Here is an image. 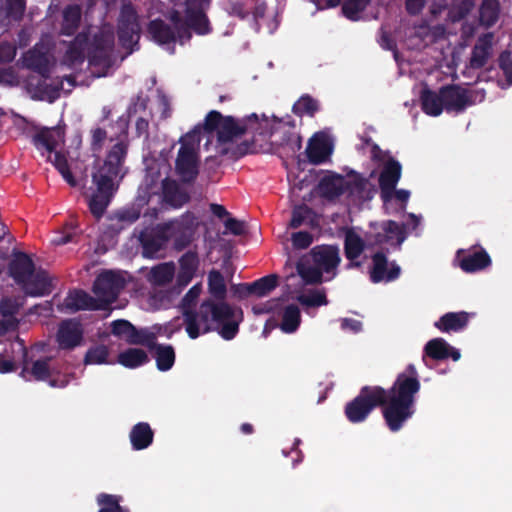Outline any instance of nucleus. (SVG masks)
<instances>
[{
	"label": "nucleus",
	"mask_w": 512,
	"mask_h": 512,
	"mask_svg": "<svg viewBox=\"0 0 512 512\" xmlns=\"http://www.w3.org/2000/svg\"><path fill=\"white\" fill-rule=\"evenodd\" d=\"M262 122L256 113L241 119L233 116H223L219 111L208 112L204 119L203 128L206 132H217V142L221 147L230 145L234 140L246 134H262Z\"/></svg>",
	"instance_id": "3"
},
{
	"label": "nucleus",
	"mask_w": 512,
	"mask_h": 512,
	"mask_svg": "<svg viewBox=\"0 0 512 512\" xmlns=\"http://www.w3.org/2000/svg\"><path fill=\"white\" fill-rule=\"evenodd\" d=\"M155 352L156 366L160 371L170 370L175 363V350L172 345L158 344L155 342L153 349Z\"/></svg>",
	"instance_id": "37"
},
{
	"label": "nucleus",
	"mask_w": 512,
	"mask_h": 512,
	"mask_svg": "<svg viewBox=\"0 0 512 512\" xmlns=\"http://www.w3.org/2000/svg\"><path fill=\"white\" fill-rule=\"evenodd\" d=\"M163 201L173 208H180L186 204L190 197L183 191L176 181L168 178L162 181Z\"/></svg>",
	"instance_id": "26"
},
{
	"label": "nucleus",
	"mask_w": 512,
	"mask_h": 512,
	"mask_svg": "<svg viewBox=\"0 0 512 512\" xmlns=\"http://www.w3.org/2000/svg\"><path fill=\"white\" fill-rule=\"evenodd\" d=\"M129 438L134 450H143L152 444L154 432L147 422H139L132 427Z\"/></svg>",
	"instance_id": "30"
},
{
	"label": "nucleus",
	"mask_w": 512,
	"mask_h": 512,
	"mask_svg": "<svg viewBox=\"0 0 512 512\" xmlns=\"http://www.w3.org/2000/svg\"><path fill=\"white\" fill-rule=\"evenodd\" d=\"M444 107L447 112H463L473 105L471 92L457 84L444 85L441 88Z\"/></svg>",
	"instance_id": "10"
},
{
	"label": "nucleus",
	"mask_w": 512,
	"mask_h": 512,
	"mask_svg": "<svg viewBox=\"0 0 512 512\" xmlns=\"http://www.w3.org/2000/svg\"><path fill=\"white\" fill-rule=\"evenodd\" d=\"M26 0H6V16L14 21L23 18Z\"/></svg>",
	"instance_id": "60"
},
{
	"label": "nucleus",
	"mask_w": 512,
	"mask_h": 512,
	"mask_svg": "<svg viewBox=\"0 0 512 512\" xmlns=\"http://www.w3.org/2000/svg\"><path fill=\"white\" fill-rule=\"evenodd\" d=\"M492 260L487 251L481 247L464 255L459 261V267L466 273H475L488 268Z\"/></svg>",
	"instance_id": "22"
},
{
	"label": "nucleus",
	"mask_w": 512,
	"mask_h": 512,
	"mask_svg": "<svg viewBox=\"0 0 512 512\" xmlns=\"http://www.w3.org/2000/svg\"><path fill=\"white\" fill-rule=\"evenodd\" d=\"M174 274L173 263H161L151 269L150 280L156 285H166L172 281Z\"/></svg>",
	"instance_id": "46"
},
{
	"label": "nucleus",
	"mask_w": 512,
	"mask_h": 512,
	"mask_svg": "<svg viewBox=\"0 0 512 512\" xmlns=\"http://www.w3.org/2000/svg\"><path fill=\"white\" fill-rule=\"evenodd\" d=\"M331 154V147L323 135L315 134L308 141L306 155L310 163H324Z\"/></svg>",
	"instance_id": "23"
},
{
	"label": "nucleus",
	"mask_w": 512,
	"mask_h": 512,
	"mask_svg": "<svg viewBox=\"0 0 512 512\" xmlns=\"http://www.w3.org/2000/svg\"><path fill=\"white\" fill-rule=\"evenodd\" d=\"M318 110V101L308 94L301 96L292 107V111L298 116L308 115L313 117Z\"/></svg>",
	"instance_id": "48"
},
{
	"label": "nucleus",
	"mask_w": 512,
	"mask_h": 512,
	"mask_svg": "<svg viewBox=\"0 0 512 512\" xmlns=\"http://www.w3.org/2000/svg\"><path fill=\"white\" fill-rule=\"evenodd\" d=\"M348 181L340 174L324 176L318 183L317 189L320 196L328 200H334L348 191Z\"/></svg>",
	"instance_id": "16"
},
{
	"label": "nucleus",
	"mask_w": 512,
	"mask_h": 512,
	"mask_svg": "<svg viewBox=\"0 0 512 512\" xmlns=\"http://www.w3.org/2000/svg\"><path fill=\"white\" fill-rule=\"evenodd\" d=\"M296 270L305 284L315 285L321 284L323 282V271L316 265L310 266L303 262H298L296 265Z\"/></svg>",
	"instance_id": "47"
},
{
	"label": "nucleus",
	"mask_w": 512,
	"mask_h": 512,
	"mask_svg": "<svg viewBox=\"0 0 512 512\" xmlns=\"http://www.w3.org/2000/svg\"><path fill=\"white\" fill-rule=\"evenodd\" d=\"M199 266V259L197 252L195 251H187L184 253L179 259V269L184 271H189L192 273H196Z\"/></svg>",
	"instance_id": "62"
},
{
	"label": "nucleus",
	"mask_w": 512,
	"mask_h": 512,
	"mask_svg": "<svg viewBox=\"0 0 512 512\" xmlns=\"http://www.w3.org/2000/svg\"><path fill=\"white\" fill-rule=\"evenodd\" d=\"M419 375L414 364L399 373L388 389L381 386H363L349 401L344 413L349 422H364L376 407H383V418L392 432L399 431L415 413V397L420 391Z\"/></svg>",
	"instance_id": "1"
},
{
	"label": "nucleus",
	"mask_w": 512,
	"mask_h": 512,
	"mask_svg": "<svg viewBox=\"0 0 512 512\" xmlns=\"http://www.w3.org/2000/svg\"><path fill=\"white\" fill-rule=\"evenodd\" d=\"M310 256L313 263L326 273L334 271L341 261L339 248L335 245H317L310 250Z\"/></svg>",
	"instance_id": "13"
},
{
	"label": "nucleus",
	"mask_w": 512,
	"mask_h": 512,
	"mask_svg": "<svg viewBox=\"0 0 512 512\" xmlns=\"http://www.w3.org/2000/svg\"><path fill=\"white\" fill-rule=\"evenodd\" d=\"M280 145L287 146L292 153H296L302 148V138L295 132L287 131L283 134Z\"/></svg>",
	"instance_id": "64"
},
{
	"label": "nucleus",
	"mask_w": 512,
	"mask_h": 512,
	"mask_svg": "<svg viewBox=\"0 0 512 512\" xmlns=\"http://www.w3.org/2000/svg\"><path fill=\"white\" fill-rule=\"evenodd\" d=\"M186 332L191 339H196L200 334H206L212 330L209 299L203 301L199 311L185 310L183 313Z\"/></svg>",
	"instance_id": "7"
},
{
	"label": "nucleus",
	"mask_w": 512,
	"mask_h": 512,
	"mask_svg": "<svg viewBox=\"0 0 512 512\" xmlns=\"http://www.w3.org/2000/svg\"><path fill=\"white\" fill-rule=\"evenodd\" d=\"M210 302V312H211V320L218 325L234 318L235 310L234 308L225 302V300L215 302L209 299Z\"/></svg>",
	"instance_id": "44"
},
{
	"label": "nucleus",
	"mask_w": 512,
	"mask_h": 512,
	"mask_svg": "<svg viewBox=\"0 0 512 512\" xmlns=\"http://www.w3.org/2000/svg\"><path fill=\"white\" fill-rule=\"evenodd\" d=\"M468 322L469 314L467 312H448L442 315L434 325L440 331L449 333L451 331L458 332L464 329Z\"/></svg>",
	"instance_id": "27"
},
{
	"label": "nucleus",
	"mask_w": 512,
	"mask_h": 512,
	"mask_svg": "<svg viewBox=\"0 0 512 512\" xmlns=\"http://www.w3.org/2000/svg\"><path fill=\"white\" fill-rule=\"evenodd\" d=\"M32 143L37 150H45L48 153V159H50L51 154L55 152V149L58 145L55 130L50 128L41 129L33 136Z\"/></svg>",
	"instance_id": "35"
},
{
	"label": "nucleus",
	"mask_w": 512,
	"mask_h": 512,
	"mask_svg": "<svg viewBox=\"0 0 512 512\" xmlns=\"http://www.w3.org/2000/svg\"><path fill=\"white\" fill-rule=\"evenodd\" d=\"M366 247H368L366 238H361V236L353 230L346 232L344 237V254L349 260L347 265L348 269L361 267L362 264L360 261H357V258L360 257Z\"/></svg>",
	"instance_id": "17"
},
{
	"label": "nucleus",
	"mask_w": 512,
	"mask_h": 512,
	"mask_svg": "<svg viewBox=\"0 0 512 512\" xmlns=\"http://www.w3.org/2000/svg\"><path fill=\"white\" fill-rule=\"evenodd\" d=\"M501 6L499 0H482L479 8V22L485 28L493 27L499 20Z\"/></svg>",
	"instance_id": "33"
},
{
	"label": "nucleus",
	"mask_w": 512,
	"mask_h": 512,
	"mask_svg": "<svg viewBox=\"0 0 512 512\" xmlns=\"http://www.w3.org/2000/svg\"><path fill=\"white\" fill-rule=\"evenodd\" d=\"M148 361L147 353L139 348H128L118 355V362L130 369L142 366Z\"/></svg>",
	"instance_id": "39"
},
{
	"label": "nucleus",
	"mask_w": 512,
	"mask_h": 512,
	"mask_svg": "<svg viewBox=\"0 0 512 512\" xmlns=\"http://www.w3.org/2000/svg\"><path fill=\"white\" fill-rule=\"evenodd\" d=\"M156 342V334L148 328L138 329L133 324L130 329V335L127 338V343L131 345H142L148 349H153Z\"/></svg>",
	"instance_id": "42"
},
{
	"label": "nucleus",
	"mask_w": 512,
	"mask_h": 512,
	"mask_svg": "<svg viewBox=\"0 0 512 512\" xmlns=\"http://www.w3.org/2000/svg\"><path fill=\"white\" fill-rule=\"evenodd\" d=\"M91 47L112 53L114 48V34L104 31L95 34Z\"/></svg>",
	"instance_id": "57"
},
{
	"label": "nucleus",
	"mask_w": 512,
	"mask_h": 512,
	"mask_svg": "<svg viewBox=\"0 0 512 512\" xmlns=\"http://www.w3.org/2000/svg\"><path fill=\"white\" fill-rule=\"evenodd\" d=\"M218 333L224 340H232L239 332V321L234 318L219 324Z\"/></svg>",
	"instance_id": "63"
},
{
	"label": "nucleus",
	"mask_w": 512,
	"mask_h": 512,
	"mask_svg": "<svg viewBox=\"0 0 512 512\" xmlns=\"http://www.w3.org/2000/svg\"><path fill=\"white\" fill-rule=\"evenodd\" d=\"M474 0H454L450 14L454 21L464 19L473 9Z\"/></svg>",
	"instance_id": "56"
},
{
	"label": "nucleus",
	"mask_w": 512,
	"mask_h": 512,
	"mask_svg": "<svg viewBox=\"0 0 512 512\" xmlns=\"http://www.w3.org/2000/svg\"><path fill=\"white\" fill-rule=\"evenodd\" d=\"M141 27L138 12L132 2L121 5L117 21V36L120 45L132 53L138 46Z\"/></svg>",
	"instance_id": "4"
},
{
	"label": "nucleus",
	"mask_w": 512,
	"mask_h": 512,
	"mask_svg": "<svg viewBox=\"0 0 512 512\" xmlns=\"http://www.w3.org/2000/svg\"><path fill=\"white\" fill-rule=\"evenodd\" d=\"M109 355L108 348L105 345H97L88 349L85 354V364H104L107 363Z\"/></svg>",
	"instance_id": "55"
},
{
	"label": "nucleus",
	"mask_w": 512,
	"mask_h": 512,
	"mask_svg": "<svg viewBox=\"0 0 512 512\" xmlns=\"http://www.w3.org/2000/svg\"><path fill=\"white\" fill-rule=\"evenodd\" d=\"M251 284L253 295L264 297L278 286V276L276 274H270L253 281Z\"/></svg>",
	"instance_id": "49"
},
{
	"label": "nucleus",
	"mask_w": 512,
	"mask_h": 512,
	"mask_svg": "<svg viewBox=\"0 0 512 512\" xmlns=\"http://www.w3.org/2000/svg\"><path fill=\"white\" fill-rule=\"evenodd\" d=\"M19 306L17 302L9 297L3 298L0 302V314L3 321H12L13 330L18 327V320L15 315L18 313Z\"/></svg>",
	"instance_id": "52"
},
{
	"label": "nucleus",
	"mask_w": 512,
	"mask_h": 512,
	"mask_svg": "<svg viewBox=\"0 0 512 512\" xmlns=\"http://www.w3.org/2000/svg\"><path fill=\"white\" fill-rule=\"evenodd\" d=\"M420 99L423 112L429 116L437 117L445 109L441 89L437 93L429 88H425L421 92Z\"/></svg>",
	"instance_id": "31"
},
{
	"label": "nucleus",
	"mask_w": 512,
	"mask_h": 512,
	"mask_svg": "<svg viewBox=\"0 0 512 512\" xmlns=\"http://www.w3.org/2000/svg\"><path fill=\"white\" fill-rule=\"evenodd\" d=\"M301 323V312L297 305H287L282 314V321L280 328L285 333H294L300 326Z\"/></svg>",
	"instance_id": "40"
},
{
	"label": "nucleus",
	"mask_w": 512,
	"mask_h": 512,
	"mask_svg": "<svg viewBox=\"0 0 512 512\" xmlns=\"http://www.w3.org/2000/svg\"><path fill=\"white\" fill-rule=\"evenodd\" d=\"M37 91L43 95H47L50 100H54L59 97L60 90L62 88V83L58 84H49L47 83V79L39 78L36 84Z\"/></svg>",
	"instance_id": "61"
},
{
	"label": "nucleus",
	"mask_w": 512,
	"mask_h": 512,
	"mask_svg": "<svg viewBox=\"0 0 512 512\" xmlns=\"http://www.w3.org/2000/svg\"><path fill=\"white\" fill-rule=\"evenodd\" d=\"M25 66L38 73L41 78L50 77V61L46 53L36 49L29 50L24 56Z\"/></svg>",
	"instance_id": "29"
},
{
	"label": "nucleus",
	"mask_w": 512,
	"mask_h": 512,
	"mask_svg": "<svg viewBox=\"0 0 512 512\" xmlns=\"http://www.w3.org/2000/svg\"><path fill=\"white\" fill-rule=\"evenodd\" d=\"M297 300L307 307H320L327 305L328 300L323 290H313L308 294H302L297 297Z\"/></svg>",
	"instance_id": "53"
},
{
	"label": "nucleus",
	"mask_w": 512,
	"mask_h": 512,
	"mask_svg": "<svg viewBox=\"0 0 512 512\" xmlns=\"http://www.w3.org/2000/svg\"><path fill=\"white\" fill-rule=\"evenodd\" d=\"M20 286L25 294L33 297L48 295L52 291L51 279L43 269L35 270L31 278H27Z\"/></svg>",
	"instance_id": "20"
},
{
	"label": "nucleus",
	"mask_w": 512,
	"mask_h": 512,
	"mask_svg": "<svg viewBox=\"0 0 512 512\" xmlns=\"http://www.w3.org/2000/svg\"><path fill=\"white\" fill-rule=\"evenodd\" d=\"M88 42V36L85 33H78L75 38L69 42L68 48L64 54L63 60L69 66L82 64L85 60V47Z\"/></svg>",
	"instance_id": "28"
},
{
	"label": "nucleus",
	"mask_w": 512,
	"mask_h": 512,
	"mask_svg": "<svg viewBox=\"0 0 512 512\" xmlns=\"http://www.w3.org/2000/svg\"><path fill=\"white\" fill-rule=\"evenodd\" d=\"M52 358L44 357L41 359H37L32 362L31 367L27 366V363L24 364L22 370L20 372V376L25 381H46L50 378L52 374V369L50 366Z\"/></svg>",
	"instance_id": "25"
},
{
	"label": "nucleus",
	"mask_w": 512,
	"mask_h": 512,
	"mask_svg": "<svg viewBox=\"0 0 512 512\" xmlns=\"http://www.w3.org/2000/svg\"><path fill=\"white\" fill-rule=\"evenodd\" d=\"M208 291L210 295L217 301L226 299L227 286L224 276L216 269H212L208 273Z\"/></svg>",
	"instance_id": "41"
},
{
	"label": "nucleus",
	"mask_w": 512,
	"mask_h": 512,
	"mask_svg": "<svg viewBox=\"0 0 512 512\" xmlns=\"http://www.w3.org/2000/svg\"><path fill=\"white\" fill-rule=\"evenodd\" d=\"M168 224L175 225L173 232L174 248L182 251L190 245L193 240L194 226L193 223L185 222L184 220L169 222Z\"/></svg>",
	"instance_id": "32"
},
{
	"label": "nucleus",
	"mask_w": 512,
	"mask_h": 512,
	"mask_svg": "<svg viewBox=\"0 0 512 512\" xmlns=\"http://www.w3.org/2000/svg\"><path fill=\"white\" fill-rule=\"evenodd\" d=\"M401 175V163L390 156L385 161L378 179L381 198L384 202L389 201L393 197V192L395 191Z\"/></svg>",
	"instance_id": "9"
},
{
	"label": "nucleus",
	"mask_w": 512,
	"mask_h": 512,
	"mask_svg": "<svg viewBox=\"0 0 512 512\" xmlns=\"http://www.w3.org/2000/svg\"><path fill=\"white\" fill-rule=\"evenodd\" d=\"M81 22V8L79 5H68L63 10V20L60 34L72 36L76 33Z\"/></svg>",
	"instance_id": "34"
},
{
	"label": "nucleus",
	"mask_w": 512,
	"mask_h": 512,
	"mask_svg": "<svg viewBox=\"0 0 512 512\" xmlns=\"http://www.w3.org/2000/svg\"><path fill=\"white\" fill-rule=\"evenodd\" d=\"M202 129L204 130L203 125H197L192 130L182 135L179 139V143L181 144L180 148H186L190 152H198Z\"/></svg>",
	"instance_id": "51"
},
{
	"label": "nucleus",
	"mask_w": 512,
	"mask_h": 512,
	"mask_svg": "<svg viewBox=\"0 0 512 512\" xmlns=\"http://www.w3.org/2000/svg\"><path fill=\"white\" fill-rule=\"evenodd\" d=\"M83 339V331L79 323L72 320L63 321L57 332V342L61 349H73Z\"/></svg>",
	"instance_id": "19"
},
{
	"label": "nucleus",
	"mask_w": 512,
	"mask_h": 512,
	"mask_svg": "<svg viewBox=\"0 0 512 512\" xmlns=\"http://www.w3.org/2000/svg\"><path fill=\"white\" fill-rule=\"evenodd\" d=\"M53 157L51 156L50 159L47 158V161L51 162L53 166L57 169V171L62 175L64 180L72 187L77 186V180L73 176L68 160L64 154H62L60 151L53 152Z\"/></svg>",
	"instance_id": "45"
},
{
	"label": "nucleus",
	"mask_w": 512,
	"mask_h": 512,
	"mask_svg": "<svg viewBox=\"0 0 512 512\" xmlns=\"http://www.w3.org/2000/svg\"><path fill=\"white\" fill-rule=\"evenodd\" d=\"M492 47V33H486L480 36L472 48L469 67L474 70L482 69L491 57Z\"/></svg>",
	"instance_id": "15"
},
{
	"label": "nucleus",
	"mask_w": 512,
	"mask_h": 512,
	"mask_svg": "<svg viewBox=\"0 0 512 512\" xmlns=\"http://www.w3.org/2000/svg\"><path fill=\"white\" fill-rule=\"evenodd\" d=\"M122 501V496L113 495L108 493H100L96 502L99 506L98 512H130L127 507H123L120 505Z\"/></svg>",
	"instance_id": "43"
},
{
	"label": "nucleus",
	"mask_w": 512,
	"mask_h": 512,
	"mask_svg": "<svg viewBox=\"0 0 512 512\" xmlns=\"http://www.w3.org/2000/svg\"><path fill=\"white\" fill-rule=\"evenodd\" d=\"M112 53L95 48H90L88 52V61L91 66L109 68L111 66Z\"/></svg>",
	"instance_id": "58"
},
{
	"label": "nucleus",
	"mask_w": 512,
	"mask_h": 512,
	"mask_svg": "<svg viewBox=\"0 0 512 512\" xmlns=\"http://www.w3.org/2000/svg\"><path fill=\"white\" fill-rule=\"evenodd\" d=\"M372 267L369 271L372 283L391 282L399 278L401 268L395 262L388 268V258L382 251L374 253L371 257Z\"/></svg>",
	"instance_id": "11"
},
{
	"label": "nucleus",
	"mask_w": 512,
	"mask_h": 512,
	"mask_svg": "<svg viewBox=\"0 0 512 512\" xmlns=\"http://www.w3.org/2000/svg\"><path fill=\"white\" fill-rule=\"evenodd\" d=\"M498 67L503 72V75L505 77V86L510 87L512 86V53L509 50L502 51L497 59Z\"/></svg>",
	"instance_id": "54"
},
{
	"label": "nucleus",
	"mask_w": 512,
	"mask_h": 512,
	"mask_svg": "<svg viewBox=\"0 0 512 512\" xmlns=\"http://www.w3.org/2000/svg\"><path fill=\"white\" fill-rule=\"evenodd\" d=\"M433 360H445L452 358L453 361L460 359V351L450 346L443 338H434L428 341L424 347V356Z\"/></svg>",
	"instance_id": "21"
},
{
	"label": "nucleus",
	"mask_w": 512,
	"mask_h": 512,
	"mask_svg": "<svg viewBox=\"0 0 512 512\" xmlns=\"http://www.w3.org/2000/svg\"><path fill=\"white\" fill-rule=\"evenodd\" d=\"M254 153H257V148L253 139L244 140L238 144L232 142L230 145L220 148L221 155H227L233 160H238L248 154Z\"/></svg>",
	"instance_id": "38"
},
{
	"label": "nucleus",
	"mask_w": 512,
	"mask_h": 512,
	"mask_svg": "<svg viewBox=\"0 0 512 512\" xmlns=\"http://www.w3.org/2000/svg\"><path fill=\"white\" fill-rule=\"evenodd\" d=\"M124 286L125 279L119 273L105 270L96 277L92 291L105 309L117 299Z\"/></svg>",
	"instance_id": "5"
},
{
	"label": "nucleus",
	"mask_w": 512,
	"mask_h": 512,
	"mask_svg": "<svg viewBox=\"0 0 512 512\" xmlns=\"http://www.w3.org/2000/svg\"><path fill=\"white\" fill-rule=\"evenodd\" d=\"M371 0H345L342 4L343 15L351 20L358 21L360 14L367 8Z\"/></svg>",
	"instance_id": "50"
},
{
	"label": "nucleus",
	"mask_w": 512,
	"mask_h": 512,
	"mask_svg": "<svg viewBox=\"0 0 512 512\" xmlns=\"http://www.w3.org/2000/svg\"><path fill=\"white\" fill-rule=\"evenodd\" d=\"M198 152H190L186 148H180L175 160V169L184 183H192L196 180L198 169Z\"/></svg>",
	"instance_id": "12"
},
{
	"label": "nucleus",
	"mask_w": 512,
	"mask_h": 512,
	"mask_svg": "<svg viewBox=\"0 0 512 512\" xmlns=\"http://www.w3.org/2000/svg\"><path fill=\"white\" fill-rule=\"evenodd\" d=\"M119 123L122 127L123 138L111 146L102 162L99 161L94 165L91 175L95 190L89 198L88 206L96 219H100L104 215L127 173L124 164L129 150L128 124L125 121H119Z\"/></svg>",
	"instance_id": "2"
},
{
	"label": "nucleus",
	"mask_w": 512,
	"mask_h": 512,
	"mask_svg": "<svg viewBox=\"0 0 512 512\" xmlns=\"http://www.w3.org/2000/svg\"><path fill=\"white\" fill-rule=\"evenodd\" d=\"M64 306L73 313L80 310L95 311L103 309L100 301L81 289L70 291L64 299Z\"/></svg>",
	"instance_id": "18"
},
{
	"label": "nucleus",
	"mask_w": 512,
	"mask_h": 512,
	"mask_svg": "<svg viewBox=\"0 0 512 512\" xmlns=\"http://www.w3.org/2000/svg\"><path fill=\"white\" fill-rule=\"evenodd\" d=\"M147 32L151 39L159 45H169L176 42L174 28L160 18L151 20L148 23Z\"/></svg>",
	"instance_id": "24"
},
{
	"label": "nucleus",
	"mask_w": 512,
	"mask_h": 512,
	"mask_svg": "<svg viewBox=\"0 0 512 512\" xmlns=\"http://www.w3.org/2000/svg\"><path fill=\"white\" fill-rule=\"evenodd\" d=\"M78 233L77 227L72 224H66L63 227V231L55 236L52 240V243L57 246L65 245L71 242H77Z\"/></svg>",
	"instance_id": "59"
},
{
	"label": "nucleus",
	"mask_w": 512,
	"mask_h": 512,
	"mask_svg": "<svg viewBox=\"0 0 512 512\" xmlns=\"http://www.w3.org/2000/svg\"><path fill=\"white\" fill-rule=\"evenodd\" d=\"M211 0H186L185 22L198 35L211 32L210 22L205 13Z\"/></svg>",
	"instance_id": "8"
},
{
	"label": "nucleus",
	"mask_w": 512,
	"mask_h": 512,
	"mask_svg": "<svg viewBox=\"0 0 512 512\" xmlns=\"http://www.w3.org/2000/svg\"><path fill=\"white\" fill-rule=\"evenodd\" d=\"M371 227L383 230L390 237L391 246H399L406 239L405 225H400L394 220L383 221L381 224H371Z\"/></svg>",
	"instance_id": "36"
},
{
	"label": "nucleus",
	"mask_w": 512,
	"mask_h": 512,
	"mask_svg": "<svg viewBox=\"0 0 512 512\" xmlns=\"http://www.w3.org/2000/svg\"><path fill=\"white\" fill-rule=\"evenodd\" d=\"M175 225H158L150 232H142L139 241L143 249V256L153 258L158 252L165 249L169 240L173 237Z\"/></svg>",
	"instance_id": "6"
},
{
	"label": "nucleus",
	"mask_w": 512,
	"mask_h": 512,
	"mask_svg": "<svg viewBox=\"0 0 512 512\" xmlns=\"http://www.w3.org/2000/svg\"><path fill=\"white\" fill-rule=\"evenodd\" d=\"M34 271L35 264L28 254L21 251L13 253V258L8 264V273L18 285L31 278Z\"/></svg>",
	"instance_id": "14"
}]
</instances>
